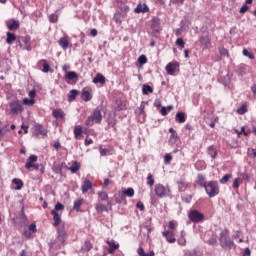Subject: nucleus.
Segmentation results:
<instances>
[{
    "instance_id": "nucleus-5",
    "label": "nucleus",
    "mask_w": 256,
    "mask_h": 256,
    "mask_svg": "<svg viewBox=\"0 0 256 256\" xmlns=\"http://www.w3.org/2000/svg\"><path fill=\"white\" fill-rule=\"evenodd\" d=\"M18 45L21 49H26V51H31V36H21L18 38Z\"/></svg>"
},
{
    "instance_id": "nucleus-24",
    "label": "nucleus",
    "mask_w": 256,
    "mask_h": 256,
    "mask_svg": "<svg viewBox=\"0 0 256 256\" xmlns=\"http://www.w3.org/2000/svg\"><path fill=\"white\" fill-rule=\"evenodd\" d=\"M176 121H178V123H185L186 119H185V113L183 112H178L176 114Z\"/></svg>"
},
{
    "instance_id": "nucleus-7",
    "label": "nucleus",
    "mask_w": 256,
    "mask_h": 256,
    "mask_svg": "<svg viewBox=\"0 0 256 256\" xmlns=\"http://www.w3.org/2000/svg\"><path fill=\"white\" fill-rule=\"evenodd\" d=\"M151 29L155 33H159V31H161V20H159V18H152V20H151Z\"/></svg>"
},
{
    "instance_id": "nucleus-30",
    "label": "nucleus",
    "mask_w": 256,
    "mask_h": 256,
    "mask_svg": "<svg viewBox=\"0 0 256 256\" xmlns=\"http://www.w3.org/2000/svg\"><path fill=\"white\" fill-rule=\"evenodd\" d=\"M66 79H68L69 81H73V79H77V73L73 71L67 72Z\"/></svg>"
},
{
    "instance_id": "nucleus-3",
    "label": "nucleus",
    "mask_w": 256,
    "mask_h": 256,
    "mask_svg": "<svg viewBox=\"0 0 256 256\" xmlns=\"http://www.w3.org/2000/svg\"><path fill=\"white\" fill-rule=\"evenodd\" d=\"M155 194L160 198L163 199L164 197H169V188L163 186L162 184H156L154 188Z\"/></svg>"
},
{
    "instance_id": "nucleus-56",
    "label": "nucleus",
    "mask_w": 256,
    "mask_h": 256,
    "mask_svg": "<svg viewBox=\"0 0 256 256\" xmlns=\"http://www.w3.org/2000/svg\"><path fill=\"white\" fill-rule=\"evenodd\" d=\"M92 247H93V246H91V243L86 242V243H85V246H84V250H85V251H91Z\"/></svg>"
},
{
    "instance_id": "nucleus-25",
    "label": "nucleus",
    "mask_w": 256,
    "mask_h": 256,
    "mask_svg": "<svg viewBox=\"0 0 256 256\" xmlns=\"http://www.w3.org/2000/svg\"><path fill=\"white\" fill-rule=\"evenodd\" d=\"M53 117H55V119H63V111L62 110H53L52 112Z\"/></svg>"
},
{
    "instance_id": "nucleus-19",
    "label": "nucleus",
    "mask_w": 256,
    "mask_h": 256,
    "mask_svg": "<svg viewBox=\"0 0 256 256\" xmlns=\"http://www.w3.org/2000/svg\"><path fill=\"white\" fill-rule=\"evenodd\" d=\"M58 43L64 50L69 47V39L67 37L60 38Z\"/></svg>"
},
{
    "instance_id": "nucleus-27",
    "label": "nucleus",
    "mask_w": 256,
    "mask_h": 256,
    "mask_svg": "<svg viewBox=\"0 0 256 256\" xmlns=\"http://www.w3.org/2000/svg\"><path fill=\"white\" fill-rule=\"evenodd\" d=\"M13 183L17 185L16 187L17 191H21V189H23V181H21V179L14 178Z\"/></svg>"
},
{
    "instance_id": "nucleus-54",
    "label": "nucleus",
    "mask_w": 256,
    "mask_h": 256,
    "mask_svg": "<svg viewBox=\"0 0 256 256\" xmlns=\"http://www.w3.org/2000/svg\"><path fill=\"white\" fill-rule=\"evenodd\" d=\"M137 209H140V211H145V206L143 205V202H138L136 204Z\"/></svg>"
},
{
    "instance_id": "nucleus-49",
    "label": "nucleus",
    "mask_w": 256,
    "mask_h": 256,
    "mask_svg": "<svg viewBox=\"0 0 256 256\" xmlns=\"http://www.w3.org/2000/svg\"><path fill=\"white\" fill-rule=\"evenodd\" d=\"M65 209V207L63 206V204H61V203H57L56 205H55V209H54V211H56V213H57V211H63Z\"/></svg>"
},
{
    "instance_id": "nucleus-11",
    "label": "nucleus",
    "mask_w": 256,
    "mask_h": 256,
    "mask_svg": "<svg viewBox=\"0 0 256 256\" xmlns=\"http://www.w3.org/2000/svg\"><path fill=\"white\" fill-rule=\"evenodd\" d=\"M199 41H200L201 45H203L206 49H207V47H209V45H211V38H209V36H207V35L200 36Z\"/></svg>"
},
{
    "instance_id": "nucleus-43",
    "label": "nucleus",
    "mask_w": 256,
    "mask_h": 256,
    "mask_svg": "<svg viewBox=\"0 0 256 256\" xmlns=\"http://www.w3.org/2000/svg\"><path fill=\"white\" fill-rule=\"evenodd\" d=\"M98 195H99L100 201H107V199H109V196L105 192H100Z\"/></svg>"
},
{
    "instance_id": "nucleus-26",
    "label": "nucleus",
    "mask_w": 256,
    "mask_h": 256,
    "mask_svg": "<svg viewBox=\"0 0 256 256\" xmlns=\"http://www.w3.org/2000/svg\"><path fill=\"white\" fill-rule=\"evenodd\" d=\"M96 211H97V213H103V211H109V208L108 207H106L105 205H103V204H97L96 205Z\"/></svg>"
},
{
    "instance_id": "nucleus-37",
    "label": "nucleus",
    "mask_w": 256,
    "mask_h": 256,
    "mask_svg": "<svg viewBox=\"0 0 256 256\" xmlns=\"http://www.w3.org/2000/svg\"><path fill=\"white\" fill-rule=\"evenodd\" d=\"M245 113H247V106H246V105H242V106L237 110V114H238V115H245Z\"/></svg>"
},
{
    "instance_id": "nucleus-55",
    "label": "nucleus",
    "mask_w": 256,
    "mask_h": 256,
    "mask_svg": "<svg viewBox=\"0 0 256 256\" xmlns=\"http://www.w3.org/2000/svg\"><path fill=\"white\" fill-rule=\"evenodd\" d=\"M4 136H5L4 126H3V123L0 122V137H4Z\"/></svg>"
},
{
    "instance_id": "nucleus-28",
    "label": "nucleus",
    "mask_w": 256,
    "mask_h": 256,
    "mask_svg": "<svg viewBox=\"0 0 256 256\" xmlns=\"http://www.w3.org/2000/svg\"><path fill=\"white\" fill-rule=\"evenodd\" d=\"M19 26H20L19 21L13 20V22L8 26V29L10 31H13L15 29H19Z\"/></svg>"
},
{
    "instance_id": "nucleus-46",
    "label": "nucleus",
    "mask_w": 256,
    "mask_h": 256,
    "mask_svg": "<svg viewBox=\"0 0 256 256\" xmlns=\"http://www.w3.org/2000/svg\"><path fill=\"white\" fill-rule=\"evenodd\" d=\"M57 19H58L57 14H51V15L49 16V21H50V23H57Z\"/></svg>"
},
{
    "instance_id": "nucleus-15",
    "label": "nucleus",
    "mask_w": 256,
    "mask_h": 256,
    "mask_svg": "<svg viewBox=\"0 0 256 256\" xmlns=\"http://www.w3.org/2000/svg\"><path fill=\"white\" fill-rule=\"evenodd\" d=\"M90 189H93V184L89 180H85L82 184V193H87L90 191Z\"/></svg>"
},
{
    "instance_id": "nucleus-12",
    "label": "nucleus",
    "mask_w": 256,
    "mask_h": 256,
    "mask_svg": "<svg viewBox=\"0 0 256 256\" xmlns=\"http://www.w3.org/2000/svg\"><path fill=\"white\" fill-rule=\"evenodd\" d=\"M35 162H37V156L31 155L28 158V161L26 162V165H25L26 169H31V167H35V164H33Z\"/></svg>"
},
{
    "instance_id": "nucleus-60",
    "label": "nucleus",
    "mask_w": 256,
    "mask_h": 256,
    "mask_svg": "<svg viewBox=\"0 0 256 256\" xmlns=\"http://www.w3.org/2000/svg\"><path fill=\"white\" fill-rule=\"evenodd\" d=\"M240 177H242V179H244V181H249V175H247L246 173H242L240 175Z\"/></svg>"
},
{
    "instance_id": "nucleus-10",
    "label": "nucleus",
    "mask_w": 256,
    "mask_h": 256,
    "mask_svg": "<svg viewBox=\"0 0 256 256\" xmlns=\"http://www.w3.org/2000/svg\"><path fill=\"white\" fill-rule=\"evenodd\" d=\"M10 107H11V112L16 115L17 113H19V111H21V103H19L18 101H12L10 103Z\"/></svg>"
},
{
    "instance_id": "nucleus-2",
    "label": "nucleus",
    "mask_w": 256,
    "mask_h": 256,
    "mask_svg": "<svg viewBox=\"0 0 256 256\" xmlns=\"http://www.w3.org/2000/svg\"><path fill=\"white\" fill-rule=\"evenodd\" d=\"M219 241H220L221 247H223L224 249H233V248H235V242H233V240L229 239L227 237V234L223 231L220 233Z\"/></svg>"
},
{
    "instance_id": "nucleus-58",
    "label": "nucleus",
    "mask_w": 256,
    "mask_h": 256,
    "mask_svg": "<svg viewBox=\"0 0 256 256\" xmlns=\"http://www.w3.org/2000/svg\"><path fill=\"white\" fill-rule=\"evenodd\" d=\"M138 255L139 256H147V253H145V250H143V248H138Z\"/></svg>"
},
{
    "instance_id": "nucleus-9",
    "label": "nucleus",
    "mask_w": 256,
    "mask_h": 256,
    "mask_svg": "<svg viewBox=\"0 0 256 256\" xmlns=\"http://www.w3.org/2000/svg\"><path fill=\"white\" fill-rule=\"evenodd\" d=\"M58 233V239L61 243H65V239L67 237V233H65V227L60 226L57 230Z\"/></svg>"
},
{
    "instance_id": "nucleus-40",
    "label": "nucleus",
    "mask_w": 256,
    "mask_h": 256,
    "mask_svg": "<svg viewBox=\"0 0 256 256\" xmlns=\"http://www.w3.org/2000/svg\"><path fill=\"white\" fill-rule=\"evenodd\" d=\"M138 63H139V65H145V63H147V56L141 55V56L138 58Z\"/></svg>"
},
{
    "instance_id": "nucleus-45",
    "label": "nucleus",
    "mask_w": 256,
    "mask_h": 256,
    "mask_svg": "<svg viewBox=\"0 0 256 256\" xmlns=\"http://www.w3.org/2000/svg\"><path fill=\"white\" fill-rule=\"evenodd\" d=\"M42 71L43 73H53V69L49 65H44Z\"/></svg>"
},
{
    "instance_id": "nucleus-51",
    "label": "nucleus",
    "mask_w": 256,
    "mask_h": 256,
    "mask_svg": "<svg viewBox=\"0 0 256 256\" xmlns=\"http://www.w3.org/2000/svg\"><path fill=\"white\" fill-rule=\"evenodd\" d=\"M121 11H123L124 14L129 13V6L122 4L120 6Z\"/></svg>"
},
{
    "instance_id": "nucleus-33",
    "label": "nucleus",
    "mask_w": 256,
    "mask_h": 256,
    "mask_svg": "<svg viewBox=\"0 0 256 256\" xmlns=\"http://www.w3.org/2000/svg\"><path fill=\"white\" fill-rule=\"evenodd\" d=\"M219 53L222 57H229V50L223 46L219 48Z\"/></svg>"
},
{
    "instance_id": "nucleus-52",
    "label": "nucleus",
    "mask_w": 256,
    "mask_h": 256,
    "mask_svg": "<svg viewBox=\"0 0 256 256\" xmlns=\"http://www.w3.org/2000/svg\"><path fill=\"white\" fill-rule=\"evenodd\" d=\"M247 11H249V6H247V4H244L241 8L239 13H247Z\"/></svg>"
},
{
    "instance_id": "nucleus-23",
    "label": "nucleus",
    "mask_w": 256,
    "mask_h": 256,
    "mask_svg": "<svg viewBox=\"0 0 256 256\" xmlns=\"http://www.w3.org/2000/svg\"><path fill=\"white\" fill-rule=\"evenodd\" d=\"M82 99L83 101H91V93H89V90L84 89L82 91Z\"/></svg>"
},
{
    "instance_id": "nucleus-4",
    "label": "nucleus",
    "mask_w": 256,
    "mask_h": 256,
    "mask_svg": "<svg viewBox=\"0 0 256 256\" xmlns=\"http://www.w3.org/2000/svg\"><path fill=\"white\" fill-rule=\"evenodd\" d=\"M101 119H103V117L101 116V111L96 109L94 110L93 115L86 120V125L88 127H91L93 123H101Z\"/></svg>"
},
{
    "instance_id": "nucleus-35",
    "label": "nucleus",
    "mask_w": 256,
    "mask_h": 256,
    "mask_svg": "<svg viewBox=\"0 0 256 256\" xmlns=\"http://www.w3.org/2000/svg\"><path fill=\"white\" fill-rule=\"evenodd\" d=\"M35 130L38 131V133H40V135H47V131H45L43 129V126H41V125H36Z\"/></svg>"
},
{
    "instance_id": "nucleus-32",
    "label": "nucleus",
    "mask_w": 256,
    "mask_h": 256,
    "mask_svg": "<svg viewBox=\"0 0 256 256\" xmlns=\"http://www.w3.org/2000/svg\"><path fill=\"white\" fill-rule=\"evenodd\" d=\"M82 205H83V199L80 198L75 200L73 208L75 209V211H79Z\"/></svg>"
},
{
    "instance_id": "nucleus-50",
    "label": "nucleus",
    "mask_w": 256,
    "mask_h": 256,
    "mask_svg": "<svg viewBox=\"0 0 256 256\" xmlns=\"http://www.w3.org/2000/svg\"><path fill=\"white\" fill-rule=\"evenodd\" d=\"M107 244L109 245L110 248L112 249H119V244H115L114 242L112 241H107Z\"/></svg>"
},
{
    "instance_id": "nucleus-38",
    "label": "nucleus",
    "mask_w": 256,
    "mask_h": 256,
    "mask_svg": "<svg viewBox=\"0 0 256 256\" xmlns=\"http://www.w3.org/2000/svg\"><path fill=\"white\" fill-rule=\"evenodd\" d=\"M147 185L153 187L155 185V180L153 179V175L149 174L147 177Z\"/></svg>"
},
{
    "instance_id": "nucleus-57",
    "label": "nucleus",
    "mask_w": 256,
    "mask_h": 256,
    "mask_svg": "<svg viewBox=\"0 0 256 256\" xmlns=\"http://www.w3.org/2000/svg\"><path fill=\"white\" fill-rule=\"evenodd\" d=\"M171 159H173V157H171L170 154H166L164 161H165V163H171Z\"/></svg>"
},
{
    "instance_id": "nucleus-44",
    "label": "nucleus",
    "mask_w": 256,
    "mask_h": 256,
    "mask_svg": "<svg viewBox=\"0 0 256 256\" xmlns=\"http://www.w3.org/2000/svg\"><path fill=\"white\" fill-rule=\"evenodd\" d=\"M23 103H24V105H33L35 103V100H33L32 98L31 99L24 98Z\"/></svg>"
},
{
    "instance_id": "nucleus-29",
    "label": "nucleus",
    "mask_w": 256,
    "mask_h": 256,
    "mask_svg": "<svg viewBox=\"0 0 256 256\" xmlns=\"http://www.w3.org/2000/svg\"><path fill=\"white\" fill-rule=\"evenodd\" d=\"M79 95V91L77 90H71L68 97L69 101H75V98Z\"/></svg>"
},
{
    "instance_id": "nucleus-63",
    "label": "nucleus",
    "mask_w": 256,
    "mask_h": 256,
    "mask_svg": "<svg viewBox=\"0 0 256 256\" xmlns=\"http://www.w3.org/2000/svg\"><path fill=\"white\" fill-rule=\"evenodd\" d=\"M161 115H163L164 117H165V115H167V108L166 107L161 108Z\"/></svg>"
},
{
    "instance_id": "nucleus-53",
    "label": "nucleus",
    "mask_w": 256,
    "mask_h": 256,
    "mask_svg": "<svg viewBox=\"0 0 256 256\" xmlns=\"http://www.w3.org/2000/svg\"><path fill=\"white\" fill-rule=\"evenodd\" d=\"M173 3V5H183L185 3V0H170V4Z\"/></svg>"
},
{
    "instance_id": "nucleus-20",
    "label": "nucleus",
    "mask_w": 256,
    "mask_h": 256,
    "mask_svg": "<svg viewBox=\"0 0 256 256\" xmlns=\"http://www.w3.org/2000/svg\"><path fill=\"white\" fill-rule=\"evenodd\" d=\"M197 179H198V185H200V187H204L207 185V180L206 178L203 176V174H198L197 175Z\"/></svg>"
},
{
    "instance_id": "nucleus-31",
    "label": "nucleus",
    "mask_w": 256,
    "mask_h": 256,
    "mask_svg": "<svg viewBox=\"0 0 256 256\" xmlns=\"http://www.w3.org/2000/svg\"><path fill=\"white\" fill-rule=\"evenodd\" d=\"M123 194L126 195L127 197H134L135 190L133 188H128L123 191Z\"/></svg>"
},
{
    "instance_id": "nucleus-17",
    "label": "nucleus",
    "mask_w": 256,
    "mask_h": 256,
    "mask_svg": "<svg viewBox=\"0 0 256 256\" xmlns=\"http://www.w3.org/2000/svg\"><path fill=\"white\" fill-rule=\"evenodd\" d=\"M93 83H100V85H105V76H103V74L98 73L96 77L93 78Z\"/></svg>"
},
{
    "instance_id": "nucleus-6",
    "label": "nucleus",
    "mask_w": 256,
    "mask_h": 256,
    "mask_svg": "<svg viewBox=\"0 0 256 256\" xmlns=\"http://www.w3.org/2000/svg\"><path fill=\"white\" fill-rule=\"evenodd\" d=\"M189 219L190 221H193V223H199V221L203 219V215L197 210H192L189 213Z\"/></svg>"
},
{
    "instance_id": "nucleus-36",
    "label": "nucleus",
    "mask_w": 256,
    "mask_h": 256,
    "mask_svg": "<svg viewBox=\"0 0 256 256\" xmlns=\"http://www.w3.org/2000/svg\"><path fill=\"white\" fill-rule=\"evenodd\" d=\"M242 53L244 57H248L249 59H255V55H253V53L249 52V50L247 49H244Z\"/></svg>"
},
{
    "instance_id": "nucleus-48",
    "label": "nucleus",
    "mask_w": 256,
    "mask_h": 256,
    "mask_svg": "<svg viewBox=\"0 0 256 256\" xmlns=\"http://www.w3.org/2000/svg\"><path fill=\"white\" fill-rule=\"evenodd\" d=\"M28 231H31L32 233H37V225L35 223L30 224L28 227Z\"/></svg>"
},
{
    "instance_id": "nucleus-59",
    "label": "nucleus",
    "mask_w": 256,
    "mask_h": 256,
    "mask_svg": "<svg viewBox=\"0 0 256 256\" xmlns=\"http://www.w3.org/2000/svg\"><path fill=\"white\" fill-rule=\"evenodd\" d=\"M234 189H237L239 187V178H236L233 183Z\"/></svg>"
},
{
    "instance_id": "nucleus-41",
    "label": "nucleus",
    "mask_w": 256,
    "mask_h": 256,
    "mask_svg": "<svg viewBox=\"0 0 256 256\" xmlns=\"http://www.w3.org/2000/svg\"><path fill=\"white\" fill-rule=\"evenodd\" d=\"M176 45L180 47V49H183L185 47V41H183V38H178L176 40Z\"/></svg>"
},
{
    "instance_id": "nucleus-61",
    "label": "nucleus",
    "mask_w": 256,
    "mask_h": 256,
    "mask_svg": "<svg viewBox=\"0 0 256 256\" xmlns=\"http://www.w3.org/2000/svg\"><path fill=\"white\" fill-rule=\"evenodd\" d=\"M100 155H102V157H105V155H107V149L100 148Z\"/></svg>"
},
{
    "instance_id": "nucleus-34",
    "label": "nucleus",
    "mask_w": 256,
    "mask_h": 256,
    "mask_svg": "<svg viewBox=\"0 0 256 256\" xmlns=\"http://www.w3.org/2000/svg\"><path fill=\"white\" fill-rule=\"evenodd\" d=\"M71 173H77L79 171V164L77 162H73V164L69 167Z\"/></svg>"
},
{
    "instance_id": "nucleus-18",
    "label": "nucleus",
    "mask_w": 256,
    "mask_h": 256,
    "mask_svg": "<svg viewBox=\"0 0 256 256\" xmlns=\"http://www.w3.org/2000/svg\"><path fill=\"white\" fill-rule=\"evenodd\" d=\"M125 17V14L117 11L115 14H114V21L115 23H118L119 25H121V23H123V18Z\"/></svg>"
},
{
    "instance_id": "nucleus-8",
    "label": "nucleus",
    "mask_w": 256,
    "mask_h": 256,
    "mask_svg": "<svg viewBox=\"0 0 256 256\" xmlns=\"http://www.w3.org/2000/svg\"><path fill=\"white\" fill-rule=\"evenodd\" d=\"M173 235H175V233L171 230H167V231L163 232V237L166 238L168 243H175V241H177V239H175V237H173Z\"/></svg>"
},
{
    "instance_id": "nucleus-62",
    "label": "nucleus",
    "mask_w": 256,
    "mask_h": 256,
    "mask_svg": "<svg viewBox=\"0 0 256 256\" xmlns=\"http://www.w3.org/2000/svg\"><path fill=\"white\" fill-rule=\"evenodd\" d=\"M35 95H36L35 90H32V91L29 92V97L30 98L35 99Z\"/></svg>"
},
{
    "instance_id": "nucleus-16",
    "label": "nucleus",
    "mask_w": 256,
    "mask_h": 256,
    "mask_svg": "<svg viewBox=\"0 0 256 256\" xmlns=\"http://www.w3.org/2000/svg\"><path fill=\"white\" fill-rule=\"evenodd\" d=\"M51 214L53 215V219H54V227H57V225L61 223V215H59L57 210H52Z\"/></svg>"
},
{
    "instance_id": "nucleus-22",
    "label": "nucleus",
    "mask_w": 256,
    "mask_h": 256,
    "mask_svg": "<svg viewBox=\"0 0 256 256\" xmlns=\"http://www.w3.org/2000/svg\"><path fill=\"white\" fill-rule=\"evenodd\" d=\"M143 95H149V93H153V88L147 84H144L142 87Z\"/></svg>"
},
{
    "instance_id": "nucleus-13",
    "label": "nucleus",
    "mask_w": 256,
    "mask_h": 256,
    "mask_svg": "<svg viewBox=\"0 0 256 256\" xmlns=\"http://www.w3.org/2000/svg\"><path fill=\"white\" fill-rule=\"evenodd\" d=\"M149 11V7L146 4H138L135 8V13H147Z\"/></svg>"
},
{
    "instance_id": "nucleus-14",
    "label": "nucleus",
    "mask_w": 256,
    "mask_h": 256,
    "mask_svg": "<svg viewBox=\"0 0 256 256\" xmlns=\"http://www.w3.org/2000/svg\"><path fill=\"white\" fill-rule=\"evenodd\" d=\"M166 71L168 75H175L179 71V66L177 65H166Z\"/></svg>"
},
{
    "instance_id": "nucleus-21",
    "label": "nucleus",
    "mask_w": 256,
    "mask_h": 256,
    "mask_svg": "<svg viewBox=\"0 0 256 256\" xmlns=\"http://www.w3.org/2000/svg\"><path fill=\"white\" fill-rule=\"evenodd\" d=\"M6 37V43L8 44H11L13 43V41L17 40V36H15V34L11 32H7Z\"/></svg>"
},
{
    "instance_id": "nucleus-47",
    "label": "nucleus",
    "mask_w": 256,
    "mask_h": 256,
    "mask_svg": "<svg viewBox=\"0 0 256 256\" xmlns=\"http://www.w3.org/2000/svg\"><path fill=\"white\" fill-rule=\"evenodd\" d=\"M31 232H32L31 230L26 229V230L24 231V233H23V236H24L26 239H31V236L33 235Z\"/></svg>"
},
{
    "instance_id": "nucleus-39",
    "label": "nucleus",
    "mask_w": 256,
    "mask_h": 256,
    "mask_svg": "<svg viewBox=\"0 0 256 256\" xmlns=\"http://www.w3.org/2000/svg\"><path fill=\"white\" fill-rule=\"evenodd\" d=\"M82 132H83V131H82V129H81V126H76V127H75V129H74V135H75L76 139H77L78 137H80V135H81Z\"/></svg>"
},
{
    "instance_id": "nucleus-42",
    "label": "nucleus",
    "mask_w": 256,
    "mask_h": 256,
    "mask_svg": "<svg viewBox=\"0 0 256 256\" xmlns=\"http://www.w3.org/2000/svg\"><path fill=\"white\" fill-rule=\"evenodd\" d=\"M229 179H231V175L226 174V175H224V176L222 177V179H220V183H221L222 185H225V183H227V181H229Z\"/></svg>"
},
{
    "instance_id": "nucleus-64",
    "label": "nucleus",
    "mask_w": 256,
    "mask_h": 256,
    "mask_svg": "<svg viewBox=\"0 0 256 256\" xmlns=\"http://www.w3.org/2000/svg\"><path fill=\"white\" fill-rule=\"evenodd\" d=\"M244 255L245 256H251V250L249 248H246L245 252H244Z\"/></svg>"
},
{
    "instance_id": "nucleus-1",
    "label": "nucleus",
    "mask_w": 256,
    "mask_h": 256,
    "mask_svg": "<svg viewBox=\"0 0 256 256\" xmlns=\"http://www.w3.org/2000/svg\"><path fill=\"white\" fill-rule=\"evenodd\" d=\"M204 189L210 198L217 197V195H219V185L215 181L208 182Z\"/></svg>"
}]
</instances>
